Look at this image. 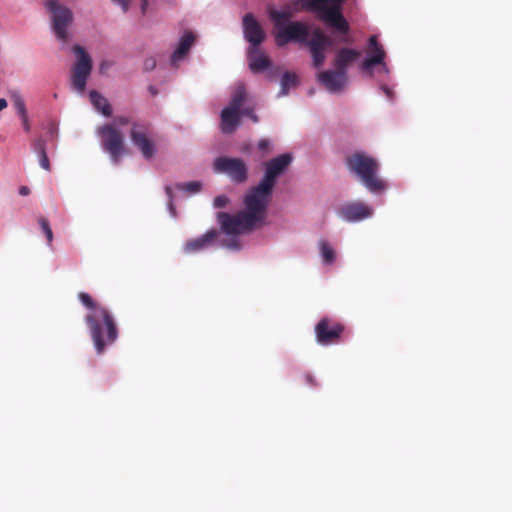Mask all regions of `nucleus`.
<instances>
[{
	"label": "nucleus",
	"instance_id": "obj_1",
	"mask_svg": "<svg viewBox=\"0 0 512 512\" xmlns=\"http://www.w3.org/2000/svg\"><path fill=\"white\" fill-rule=\"evenodd\" d=\"M292 160L289 153H284L265 162L264 176L257 185L247 191L243 198L244 210L233 215L227 212L217 214V221L224 233L243 234L265 223L277 179L289 168Z\"/></svg>",
	"mask_w": 512,
	"mask_h": 512
},
{
	"label": "nucleus",
	"instance_id": "obj_2",
	"mask_svg": "<svg viewBox=\"0 0 512 512\" xmlns=\"http://www.w3.org/2000/svg\"><path fill=\"white\" fill-rule=\"evenodd\" d=\"M78 299L88 309L85 322L97 353L102 354L118 338L115 319L107 308L98 304L88 293L80 292Z\"/></svg>",
	"mask_w": 512,
	"mask_h": 512
},
{
	"label": "nucleus",
	"instance_id": "obj_3",
	"mask_svg": "<svg viewBox=\"0 0 512 512\" xmlns=\"http://www.w3.org/2000/svg\"><path fill=\"white\" fill-rule=\"evenodd\" d=\"M347 169L356 175L361 183L372 193L386 188L385 182L378 177L379 163L363 151H356L346 157Z\"/></svg>",
	"mask_w": 512,
	"mask_h": 512
},
{
	"label": "nucleus",
	"instance_id": "obj_4",
	"mask_svg": "<svg viewBox=\"0 0 512 512\" xmlns=\"http://www.w3.org/2000/svg\"><path fill=\"white\" fill-rule=\"evenodd\" d=\"M269 16L275 27L279 29L275 35V41L279 47L291 41L305 44L309 40V27L306 23L293 21L285 24L292 17L290 11L270 10Z\"/></svg>",
	"mask_w": 512,
	"mask_h": 512
},
{
	"label": "nucleus",
	"instance_id": "obj_5",
	"mask_svg": "<svg viewBox=\"0 0 512 512\" xmlns=\"http://www.w3.org/2000/svg\"><path fill=\"white\" fill-rule=\"evenodd\" d=\"M346 0H300L303 9L319 13L320 19L339 33L347 34L349 24L343 16L342 5Z\"/></svg>",
	"mask_w": 512,
	"mask_h": 512
},
{
	"label": "nucleus",
	"instance_id": "obj_6",
	"mask_svg": "<svg viewBox=\"0 0 512 512\" xmlns=\"http://www.w3.org/2000/svg\"><path fill=\"white\" fill-rule=\"evenodd\" d=\"M97 134L101 139V145L112 162L117 165L125 154L124 137L122 133L112 124H105L98 127Z\"/></svg>",
	"mask_w": 512,
	"mask_h": 512
},
{
	"label": "nucleus",
	"instance_id": "obj_7",
	"mask_svg": "<svg viewBox=\"0 0 512 512\" xmlns=\"http://www.w3.org/2000/svg\"><path fill=\"white\" fill-rule=\"evenodd\" d=\"M78 59L71 70V84L74 90L83 93L86 88L87 79L92 71V59L89 54L79 45L73 47Z\"/></svg>",
	"mask_w": 512,
	"mask_h": 512
},
{
	"label": "nucleus",
	"instance_id": "obj_8",
	"mask_svg": "<svg viewBox=\"0 0 512 512\" xmlns=\"http://www.w3.org/2000/svg\"><path fill=\"white\" fill-rule=\"evenodd\" d=\"M217 173H223L235 183H244L248 179V167L241 158L221 156L213 164Z\"/></svg>",
	"mask_w": 512,
	"mask_h": 512
},
{
	"label": "nucleus",
	"instance_id": "obj_9",
	"mask_svg": "<svg viewBox=\"0 0 512 512\" xmlns=\"http://www.w3.org/2000/svg\"><path fill=\"white\" fill-rule=\"evenodd\" d=\"M45 5L52 13V28L56 37L62 41L67 40V28L73 21L71 10L59 5L57 0H48Z\"/></svg>",
	"mask_w": 512,
	"mask_h": 512
},
{
	"label": "nucleus",
	"instance_id": "obj_10",
	"mask_svg": "<svg viewBox=\"0 0 512 512\" xmlns=\"http://www.w3.org/2000/svg\"><path fill=\"white\" fill-rule=\"evenodd\" d=\"M345 326L328 317L322 318L315 326L316 341L323 346H329L340 342Z\"/></svg>",
	"mask_w": 512,
	"mask_h": 512
},
{
	"label": "nucleus",
	"instance_id": "obj_11",
	"mask_svg": "<svg viewBox=\"0 0 512 512\" xmlns=\"http://www.w3.org/2000/svg\"><path fill=\"white\" fill-rule=\"evenodd\" d=\"M130 139L145 159H151L154 156L156 149L154 142L148 136V124L133 122Z\"/></svg>",
	"mask_w": 512,
	"mask_h": 512
},
{
	"label": "nucleus",
	"instance_id": "obj_12",
	"mask_svg": "<svg viewBox=\"0 0 512 512\" xmlns=\"http://www.w3.org/2000/svg\"><path fill=\"white\" fill-rule=\"evenodd\" d=\"M373 208L361 201L344 203L337 210V215L346 222H360L373 215Z\"/></svg>",
	"mask_w": 512,
	"mask_h": 512
},
{
	"label": "nucleus",
	"instance_id": "obj_13",
	"mask_svg": "<svg viewBox=\"0 0 512 512\" xmlns=\"http://www.w3.org/2000/svg\"><path fill=\"white\" fill-rule=\"evenodd\" d=\"M318 82L330 93H340L344 90L348 82L347 72L335 70H326L317 75Z\"/></svg>",
	"mask_w": 512,
	"mask_h": 512
},
{
	"label": "nucleus",
	"instance_id": "obj_14",
	"mask_svg": "<svg viewBox=\"0 0 512 512\" xmlns=\"http://www.w3.org/2000/svg\"><path fill=\"white\" fill-rule=\"evenodd\" d=\"M311 36L305 45L309 46L314 66L320 67L325 61V48L330 42L319 28L314 29Z\"/></svg>",
	"mask_w": 512,
	"mask_h": 512
},
{
	"label": "nucleus",
	"instance_id": "obj_15",
	"mask_svg": "<svg viewBox=\"0 0 512 512\" xmlns=\"http://www.w3.org/2000/svg\"><path fill=\"white\" fill-rule=\"evenodd\" d=\"M218 236L219 232L211 229L199 237L188 239L183 245V252L196 254L205 251L215 244Z\"/></svg>",
	"mask_w": 512,
	"mask_h": 512
},
{
	"label": "nucleus",
	"instance_id": "obj_16",
	"mask_svg": "<svg viewBox=\"0 0 512 512\" xmlns=\"http://www.w3.org/2000/svg\"><path fill=\"white\" fill-rule=\"evenodd\" d=\"M243 33L251 47H259L265 39L262 26L251 13H247L243 17Z\"/></svg>",
	"mask_w": 512,
	"mask_h": 512
},
{
	"label": "nucleus",
	"instance_id": "obj_17",
	"mask_svg": "<svg viewBox=\"0 0 512 512\" xmlns=\"http://www.w3.org/2000/svg\"><path fill=\"white\" fill-rule=\"evenodd\" d=\"M368 53L369 56L361 64V69L364 71L370 70L375 65H380L385 59V51L382 45L378 42L377 36L372 35L368 40Z\"/></svg>",
	"mask_w": 512,
	"mask_h": 512
},
{
	"label": "nucleus",
	"instance_id": "obj_18",
	"mask_svg": "<svg viewBox=\"0 0 512 512\" xmlns=\"http://www.w3.org/2000/svg\"><path fill=\"white\" fill-rule=\"evenodd\" d=\"M249 67L254 73L262 72L271 65L269 57L259 49V47H251L248 50Z\"/></svg>",
	"mask_w": 512,
	"mask_h": 512
},
{
	"label": "nucleus",
	"instance_id": "obj_19",
	"mask_svg": "<svg viewBox=\"0 0 512 512\" xmlns=\"http://www.w3.org/2000/svg\"><path fill=\"white\" fill-rule=\"evenodd\" d=\"M240 124V111L226 107L221 111V130L225 134H231Z\"/></svg>",
	"mask_w": 512,
	"mask_h": 512
},
{
	"label": "nucleus",
	"instance_id": "obj_20",
	"mask_svg": "<svg viewBox=\"0 0 512 512\" xmlns=\"http://www.w3.org/2000/svg\"><path fill=\"white\" fill-rule=\"evenodd\" d=\"M360 57V52L351 48L340 49L334 60V66L341 72H347L348 67Z\"/></svg>",
	"mask_w": 512,
	"mask_h": 512
},
{
	"label": "nucleus",
	"instance_id": "obj_21",
	"mask_svg": "<svg viewBox=\"0 0 512 512\" xmlns=\"http://www.w3.org/2000/svg\"><path fill=\"white\" fill-rule=\"evenodd\" d=\"M195 41V36L191 31L186 32L180 39L178 47L171 56L172 65L181 60L190 50Z\"/></svg>",
	"mask_w": 512,
	"mask_h": 512
},
{
	"label": "nucleus",
	"instance_id": "obj_22",
	"mask_svg": "<svg viewBox=\"0 0 512 512\" xmlns=\"http://www.w3.org/2000/svg\"><path fill=\"white\" fill-rule=\"evenodd\" d=\"M90 101L93 105V107L103 114L105 117H110L112 115V107L109 103V101L102 96L99 92L96 90H92L89 94Z\"/></svg>",
	"mask_w": 512,
	"mask_h": 512
},
{
	"label": "nucleus",
	"instance_id": "obj_23",
	"mask_svg": "<svg viewBox=\"0 0 512 512\" xmlns=\"http://www.w3.org/2000/svg\"><path fill=\"white\" fill-rule=\"evenodd\" d=\"M32 148L38 154L40 166L44 170L50 171L51 165L46 153V141L42 138H39L33 142Z\"/></svg>",
	"mask_w": 512,
	"mask_h": 512
},
{
	"label": "nucleus",
	"instance_id": "obj_24",
	"mask_svg": "<svg viewBox=\"0 0 512 512\" xmlns=\"http://www.w3.org/2000/svg\"><path fill=\"white\" fill-rule=\"evenodd\" d=\"M246 99V88L243 84H238L232 95L230 105L228 107L239 110Z\"/></svg>",
	"mask_w": 512,
	"mask_h": 512
},
{
	"label": "nucleus",
	"instance_id": "obj_25",
	"mask_svg": "<svg viewBox=\"0 0 512 512\" xmlns=\"http://www.w3.org/2000/svg\"><path fill=\"white\" fill-rule=\"evenodd\" d=\"M298 85V77L294 73L285 72L281 78V90L279 96H285L288 94L290 88H294Z\"/></svg>",
	"mask_w": 512,
	"mask_h": 512
},
{
	"label": "nucleus",
	"instance_id": "obj_26",
	"mask_svg": "<svg viewBox=\"0 0 512 512\" xmlns=\"http://www.w3.org/2000/svg\"><path fill=\"white\" fill-rule=\"evenodd\" d=\"M319 250L325 264L330 265L335 261V251L326 240L319 242Z\"/></svg>",
	"mask_w": 512,
	"mask_h": 512
},
{
	"label": "nucleus",
	"instance_id": "obj_27",
	"mask_svg": "<svg viewBox=\"0 0 512 512\" xmlns=\"http://www.w3.org/2000/svg\"><path fill=\"white\" fill-rule=\"evenodd\" d=\"M176 189L185 191L190 194L197 193L201 190V183L199 181H190L187 183H177L175 185Z\"/></svg>",
	"mask_w": 512,
	"mask_h": 512
},
{
	"label": "nucleus",
	"instance_id": "obj_28",
	"mask_svg": "<svg viewBox=\"0 0 512 512\" xmlns=\"http://www.w3.org/2000/svg\"><path fill=\"white\" fill-rule=\"evenodd\" d=\"M38 223H39L43 233L46 236L48 245L51 246L52 242H53V232H52V229L50 227L49 221L46 218H44V217H40L39 220H38Z\"/></svg>",
	"mask_w": 512,
	"mask_h": 512
},
{
	"label": "nucleus",
	"instance_id": "obj_29",
	"mask_svg": "<svg viewBox=\"0 0 512 512\" xmlns=\"http://www.w3.org/2000/svg\"><path fill=\"white\" fill-rule=\"evenodd\" d=\"M12 102L19 116L27 114L25 102L19 94L12 95Z\"/></svg>",
	"mask_w": 512,
	"mask_h": 512
},
{
	"label": "nucleus",
	"instance_id": "obj_30",
	"mask_svg": "<svg viewBox=\"0 0 512 512\" xmlns=\"http://www.w3.org/2000/svg\"><path fill=\"white\" fill-rule=\"evenodd\" d=\"M165 192H166V195L168 197V207H169V210L170 212L175 215V207H174V195H173V190H172V187L167 185L165 187Z\"/></svg>",
	"mask_w": 512,
	"mask_h": 512
},
{
	"label": "nucleus",
	"instance_id": "obj_31",
	"mask_svg": "<svg viewBox=\"0 0 512 512\" xmlns=\"http://www.w3.org/2000/svg\"><path fill=\"white\" fill-rule=\"evenodd\" d=\"M229 203V198L225 195H219L214 198L213 205L215 208H224Z\"/></svg>",
	"mask_w": 512,
	"mask_h": 512
},
{
	"label": "nucleus",
	"instance_id": "obj_32",
	"mask_svg": "<svg viewBox=\"0 0 512 512\" xmlns=\"http://www.w3.org/2000/svg\"><path fill=\"white\" fill-rule=\"evenodd\" d=\"M244 115L249 117L253 122H258V116L255 114L252 108H245L243 110L240 109V116Z\"/></svg>",
	"mask_w": 512,
	"mask_h": 512
},
{
	"label": "nucleus",
	"instance_id": "obj_33",
	"mask_svg": "<svg viewBox=\"0 0 512 512\" xmlns=\"http://www.w3.org/2000/svg\"><path fill=\"white\" fill-rule=\"evenodd\" d=\"M143 67L145 71H152L156 67V60L154 57H148L143 62Z\"/></svg>",
	"mask_w": 512,
	"mask_h": 512
},
{
	"label": "nucleus",
	"instance_id": "obj_34",
	"mask_svg": "<svg viewBox=\"0 0 512 512\" xmlns=\"http://www.w3.org/2000/svg\"><path fill=\"white\" fill-rule=\"evenodd\" d=\"M116 125L125 126L130 123V119L127 116H117L114 119Z\"/></svg>",
	"mask_w": 512,
	"mask_h": 512
},
{
	"label": "nucleus",
	"instance_id": "obj_35",
	"mask_svg": "<svg viewBox=\"0 0 512 512\" xmlns=\"http://www.w3.org/2000/svg\"><path fill=\"white\" fill-rule=\"evenodd\" d=\"M20 118H21V121H22L23 129L26 132H29L30 129H31V126H30V122H29V118H28V113L24 114V115H21Z\"/></svg>",
	"mask_w": 512,
	"mask_h": 512
},
{
	"label": "nucleus",
	"instance_id": "obj_36",
	"mask_svg": "<svg viewBox=\"0 0 512 512\" xmlns=\"http://www.w3.org/2000/svg\"><path fill=\"white\" fill-rule=\"evenodd\" d=\"M270 148V141L267 139H261L258 142V149L261 151H268Z\"/></svg>",
	"mask_w": 512,
	"mask_h": 512
},
{
	"label": "nucleus",
	"instance_id": "obj_37",
	"mask_svg": "<svg viewBox=\"0 0 512 512\" xmlns=\"http://www.w3.org/2000/svg\"><path fill=\"white\" fill-rule=\"evenodd\" d=\"M114 3L121 6L124 12H127L130 5V0H112Z\"/></svg>",
	"mask_w": 512,
	"mask_h": 512
},
{
	"label": "nucleus",
	"instance_id": "obj_38",
	"mask_svg": "<svg viewBox=\"0 0 512 512\" xmlns=\"http://www.w3.org/2000/svg\"><path fill=\"white\" fill-rule=\"evenodd\" d=\"M304 379H305L306 384H308L309 386H316L317 385V382H316L315 378L311 374H306L304 376Z\"/></svg>",
	"mask_w": 512,
	"mask_h": 512
},
{
	"label": "nucleus",
	"instance_id": "obj_39",
	"mask_svg": "<svg viewBox=\"0 0 512 512\" xmlns=\"http://www.w3.org/2000/svg\"><path fill=\"white\" fill-rule=\"evenodd\" d=\"M19 194L21 196H28L30 194V189L27 186H21L19 188Z\"/></svg>",
	"mask_w": 512,
	"mask_h": 512
},
{
	"label": "nucleus",
	"instance_id": "obj_40",
	"mask_svg": "<svg viewBox=\"0 0 512 512\" xmlns=\"http://www.w3.org/2000/svg\"><path fill=\"white\" fill-rule=\"evenodd\" d=\"M147 7H148V0H141V10H142L143 14L146 12Z\"/></svg>",
	"mask_w": 512,
	"mask_h": 512
},
{
	"label": "nucleus",
	"instance_id": "obj_41",
	"mask_svg": "<svg viewBox=\"0 0 512 512\" xmlns=\"http://www.w3.org/2000/svg\"><path fill=\"white\" fill-rule=\"evenodd\" d=\"M383 90H384L385 94L387 95V97L392 99L393 92L391 91V89L388 87H384Z\"/></svg>",
	"mask_w": 512,
	"mask_h": 512
},
{
	"label": "nucleus",
	"instance_id": "obj_42",
	"mask_svg": "<svg viewBox=\"0 0 512 512\" xmlns=\"http://www.w3.org/2000/svg\"><path fill=\"white\" fill-rule=\"evenodd\" d=\"M7 107V101L3 98L0 99V111Z\"/></svg>",
	"mask_w": 512,
	"mask_h": 512
},
{
	"label": "nucleus",
	"instance_id": "obj_43",
	"mask_svg": "<svg viewBox=\"0 0 512 512\" xmlns=\"http://www.w3.org/2000/svg\"><path fill=\"white\" fill-rule=\"evenodd\" d=\"M148 90L153 96L158 94V90L154 86H149Z\"/></svg>",
	"mask_w": 512,
	"mask_h": 512
},
{
	"label": "nucleus",
	"instance_id": "obj_44",
	"mask_svg": "<svg viewBox=\"0 0 512 512\" xmlns=\"http://www.w3.org/2000/svg\"><path fill=\"white\" fill-rule=\"evenodd\" d=\"M229 247L232 249H239V245L237 242H234L232 245H229Z\"/></svg>",
	"mask_w": 512,
	"mask_h": 512
},
{
	"label": "nucleus",
	"instance_id": "obj_45",
	"mask_svg": "<svg viewBox=\"0 0 512 512\" xmlns=\"http://www.w3.org/2000/svg\"><path fill=\"white\" fill-rule=\"evenodd\" d=\"M104 69H106V66L104 65V63H102L101 67H100V70L103 71Z\"/></svg>",
	"mask_w": 512,
	"mask_h": 512
}]
</instances>
